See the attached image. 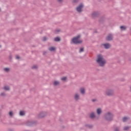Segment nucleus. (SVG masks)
<instances>
[{
	"instance_id": "bb28decb",
	"label": "nucleus",
	"mask_w": 131,
	"mask_h": 131,
	"mask_svg": "<svg viewBox=\"0 0 131 131\" xmlns=\"http://www.w3.org/2000/svg\"><path fill=\"white\" fill-rule=\"evenodd\" d=\"M130 127L127 126H125V127H124L123 129H124V130H128V129H129Z\"/></svg>"
},
{
	"instance_id": "ea45409f",
	"label": "nucleus",
	"mask_w": 131,
	"mask_h": 131,
	"mask_svg": "<svg viewBox=\"0 0 131 131\" xmlns=\"http://www.w3.org/2000/svg\"><path fill=\"white\" fill-rule=\"evenodd\" d=\"M8 131H14V130H13V129H12V128H9V129H8Z\"/></svg>"
},
{
	"instance_id": "a18cd8bd",
	"label": "nucleus",
	"mask_w": 131,
	"mask_h": 131,
	"mask_svg": "<svg viewBox=\"0 0 131 131\" xmlns=\"http://www.w3.org/2000/svg\"><path fill=\"white\" fill-rule=\"evenodd\" d=\"M2 111V109L0 108V112ZM0 117H1V114H0Z\"/></svg>"
},
{
	"instance_id": "c85d7f7f",
	"label": "nucleus",
	"mask_w": 131,
	"mask_h": 131,
	"mask_svg": "<svg viewBox=\"0 0 131 131\" xmlns=\"http://www.w3.org/2000/svg\"><path fill=\"white\" fill-rule=\"evenodd\" d=\"M126 120H127V117H124L123 118V120H122L123 122H125V121H126Z\"/></svg>"
},
{
	"instance_id": "dca6fc26",
	"label": "nucleus",
	"mask_w": 131,
	"mask_h": 131,
	"mask_svg": "<svg viewBox=\"0 0 131 131\" xmlns=\"http://www.w3.org/2000/svg\"><path fill=\"white\" fill-rule=\"evenodd\" d=\"M49 50L50 52H55L56 51V48L55 47L52 46L49 48Z\"/></svg>"
},
{
	"instance_id": "a211bd4d",
	"label": "nucleus",
	"mask_w": 131,
	"mask_h": 131,
	"mask_svg": "<svg viewBox=\"0 0 131 131\" xmlns=\"http://www.w3.org/2000/svg\"><path fill=\"white\" fill-rule=\"evenodd\" d=\"M53 84L55 86H57V85H59L60 84V82L58 81H54Z\"/></svg>"
},
{
	"instance_id": "4be33fe9",
	"label": "nucleus",
	"mask_w": 131,
	"mask_h": 131,
	"mask_svg": "<svg viewBox=\"0 0 131 131\" xmlns=\"http://www.w3.org/2000/svg\"><path fill=\"white\" fill-rule=\"evenodd\" d=\"M120 28L121 30H126V27L124 26H120Z\"/></svg>"
},
{
	"instance_id": "b1692460",
	"label": "nucleus",
	"mask_w": 131,
	"mask_h": 131,
	"mask_svg": "<svg viewBox=\"0 0 131 131\" xmlns=\"http://www.w3.org/2000/svg\"><path fill=\"white\" fill-rule=\"evenodd\" d=\"M82 52H84V48H81L79 51V53H82Z\"/></svg>"
},
{
	"instance_id": "c9c22d12",
	"label": "nucleus",
	"mask_w": 131,
	"mask_h": 131,
	"mask_svg": "<svg viewBox=\"0 0 131 131\" xmlns=\"http://www.w3.org/2000/svg\"><path fill=\"white\" fill-rule=\"evenodd\" d=\"M96 101H97V99H92V102H96Z\"/></svg>"
},
{
	"instance_id": "0eeeda50",
	"label": "nucleus",
	"mask_w": 131,
	"mask_h": 131,
	"mask_svg": "<svg viewBox=\"0 0 131 131\" xmlns=\"http://www.w3.org/2000/svg\"><path fill=\"white\" fill-rule=\"evenodd\" d=\"M113 40V35L112 34H108L107 37L105 38V40L107 41H111Z\"/></svg>"
},
{
	"instance_id": "ddd939ff",
	"label": "nucleus",
	"mask_w": 131,
	"mask_h": 131,
	"mask_svg": "<svg viewBox=\"0 0 131 131\" xmlns=\"http://www.w3.org/2000/svg\"><path fill=\"white\" fill-rule=\"evenodd\" d=\"M96 113L97 115H100V114H102V109H101L100 108H97L96 111Z\"/></svg>"
},
{
	"instance_id": "37998d69",
	"label": "nucleus",
	"mask_w": 131,
	"mask_h": 131,
	"mask_svg": "<svg viewBox=\"0 0 131 131\" xmlns=\"http://www.w3.org/2000/svg\"><path fill=\"white\" fill-rule=\"evenodd\" d=\"M34 90V88H33L31 90V91H33Z\"/></svg>"
},
{
	"instance_id": "393cba45",
	"label": "nucleus",
	"mask_w": 131,
	"mask_h": 131,
	"mask_svg": "<svg viewBox=\"0 0 131 131\" xmlns=\"http://www.w3.org/2000/svg\"><path fill=\"white\" fill-rule=\"evenodd\" d=\"M4 71H5L6 72H9V71H10V68H5L4 69Z\"/></svg>"
},
{
	"instance_id": "f704fd0d",
	"label": "nucleus",
	"mask_w": 131,
	"mask_h": 131,
	"mask_svg": "<svg viewBox=\"0 0 131 131\" xmlns=\"http://www.w3.org/2000/svg\"><path fill=\"white\" fill-rule=\"evenodd\" d=\"M46 54H48V52L47 51H45L43 53V55L45 56V55H46Z\"/></svg>"
},
{
	"instance_id": "a878e982",
	"label": "nucleus",
	"mask_w": 131,
	"mask_h": 131,
	"mask_svg": "<svg viewBox=\"0 0 131 131\" xmlns=\"http://www.w3.org/2000/svg\"><path fill=\"white\" fill-rule=\"evenodd\" d=\"M9 116H11V117H13V115H14V113H13V111H10L9 113Z\"/></svg>"
},
{
	"instance_id": "1a4fd4ad",
	"label": "nucleus",
	"mask_w": 131,
	"mask_h": 131,
	"mask_svg": "<svg viewBox=\"0 0 131 131\" xmlns=\"http://www.w3.org/2000/svg\"><path fill=\"white\" fill-rule=\"evenodd\" d=\"M46 116H47V113L46 112H41L38 114V118H43Z\"/></svg>"
},
{
	"instance_id": "6ab92c4d",
	"label": "nucleus",
	"mask_w": 131,
	"mask_h": 131,
	"mask_svg": "<svg viewBox=\"0 0 131 131\" xmlns=\"http://www.w3.org/2000/svg\"><path fill=\"white\" fill-rule=\"evenodd\" d=\"M24 115H25V112H24V111H20L19 112V116H24Z\"/></svg>"
},
{
	"instance_id": "412c9836",
	"label": "nucleus",
	"mask_w": 131,
	"mask_h": 131,
	"mask_svg": "<svg viewBox=\"0 0 131 131\" xmlns=\"http://www.w3.org/2000/svg\"><path fill=\"white\" fill-rule=\"evenodd\" d=\"M85 127H88V128H93V125H89L88 124L85 125Z\"/></svg>"
},
{
	"instance_id": "2f4dec72",
	"label": "nucleus",
	"mask_w": 131,
	"mask_h": 131,
	"mask_svg": "<svg viewBox=\"0 0 131 131\" xmlns=\"http://www.w3.org/2000/svg\"><path fill=\"white\" fill-rule=\"evenodd\" d=\"M79 2V0H73V3H74L75 4H77Z\"/></svg>"
},
{
	"instance_id": "423d86ee",
	"label": "nucleus",
	"mask_w": 131,
	"mask_h": 131,
	"mask_svg": "<svg viewBox=\"0 0 131 131\" xmlns=\"http://www.w3.org/2000/svg\"><path fill=\"white\" fill-rule=\"evenodd\" d=\"M83 4L82 3H80L78 7L76 8V11H78V13H81L83 10Z\"/></svg>"
},
{
	"instance_id": "7c9ffc66",
	"label": "nucleus",
	"mask_w": 131,
	"mask_h": 131,
	"mask_svg": "<svg viewBox=\"0 0 131 131\" xmlns=\"http://www.w3.org/2000/svg\"><path fill=\"white\" fill-rule=\"evenodd\" d=\"M47 40H48V37H47L46 36H44L43 38L42 41H47Z\"/></svg>"
},
{
	"instance_id": "aec40b11",
	"label": "nucleus",
	"mask_w": 131,
	"mask_h": 131,
	"mask_svg": "<svg viewBox=\"0 0 131 131\" xmlns=\"http://www.w3.org/2000/svg\"><path fill=\"white\" fill-rule=\"evenodd\" d=\"M75 99L76 101H77V100H79V95H78V94H76L75 95Z\"/></svg>"
},
{
	"instance_id": "c756f323",
	"label": "nucleus",
	"mask_w": 131,
	"mask_h": 131,
	"mask_svg": "<svg viewBox=\"0 0 131 131\" xmlns=\"http://www.w3.org/2000/svg\"><path fill=\"white\" fill-rule=\"evenodd\" d=\"M0 96H1V97H6L7 95H6L5 93L2 92L1 93Z\"/></svg>"
},
{
	"instance_id": "7ed1b4c3",
	"label": "nucleus",
	"mask_w": 131,
	"mask_h": 131,
	"mask_svg": "<svg viewBox=\"0 0 131 131\" xmlns=\"http://www.w3.org/2000/svg\"><path fill=\"white\" fill-rule=\"evenodd\" d=\"M38 122L36 120H28L26 123L25 125L26 126L30 127H33V126H36Z\"/></svg>"
},
{
	"instance_id": "6e6552de",
	"label": "nucleus",
	"mask_w": 131,
	"mask_h": 131,
	"mask_svg": "<svg viewBox=\"0 0 131 131\" xmlns=\"http://www.w3.org/2000/svg\"><path fill=\"white\" fill-rule=\"evenodd\" d=\"M106 94L107 96H108V97L113 96V95H114V91L112 90H108L106 91Z\"/></svg>"
},
{
	"instance_id": "9d476101",
	"label": "nucleus",
	"mask_w": 131,
	"mask_h": 131,
	"mask_svg": "<svg viewBox=\"0 0 131 131\" xmlns=\"http://www.w3.org/2000/svg\"><path fill=\"white\" fill-rule=\"evenodd\" d=\"M102 46H103L105 50H108V49H110V48H111V45L109 43H103Z\"/></svg>"
},
{
	"instance_id": "4468645a",
	"label": "nucleus",
	"mask_w": 131,
	"mask_h": 131,
	"mask_svg": "<svg viewBox=\"0 0 131 131\" xmlns=\"http://www.w3.org/2000/svg\"><path fill=\"white\" fill-rule=\"evenodd\" d=\"M31 69L33 70H37L38 69V66L37 64H34L32 67H31Z\"/></svg>"
},
{
	"instance_id": "39448f33",
	"label": "nucleus",
	"mask_w": 131,
	"mask_h": 131,
	"mask_svg": "<svg viewBox=\"0 0 131 131\" xmlns=\"http://www.w3.org/2000/svg\"><path fill=\"white\" fill-rule=\"evenodd\" d=\"M91 16L93 19H95V18H99V17L101 16V13L99 11H94L92 13Z\"/></svg>"
},
{
	"instance_id": "473e14b6",
	"label": "nucleus",
	"mask_w": 131,
	"mask_h": 131,
	"mask_svg": "<svg viewBox=\"0 0 131 131\" xmlns=\"http://www.w3.org/2000/svg\"><path fill=\"white\" fill-rule=\"evenodd\" d=\"M61 32V30L60 29H56L55 30V32Z\"/></svg>"
},
{
	"instance_id": "20e7f679",
	"label": "nucleus",
	"mask_w": 131,
	"mask_h": 131,
	"mask_svg": "<svg viewBox=\"0 0 131 131\" xmlns=\"http://www.w3.org/2000/svg\"><path fill=\"white\" fill-rule=\"evenodd\" d=\"M114 115L110 112H108L104 115V118L106 121H112Z\"/></svg>"
},
{
	"instance_id": "f03ea898",
	"label": "nucleus",
	"mask_w": 131,
	"mask_h": 131,
	"mask_svg": "<svg viewBox=\"0 0 131 131\" xmlns=\"http://www.w3.org/2000/svg\"><path fill=\"white\" fill-rule=\"evenodd\" d=\"M81 37V35H80V34H78L77 36L74 37L72 38L71 41L74 45H80L83 42L82 40L79 39Z\"/></svg>"
},
{
	"instance_id": "58836bf2",
	"label": "nucleus",
	"mask_w": 131,
	"mask_h": 131,
	"mask_svg": "<svg viewBox=\"0 0 131 131\" xmlns=\"http://www.w3.org/2000/svg\"><path fill=\"white\" fill-rule=\"evenodd\" d=\"M115 131H119V129L116 128V129H115Z\"/></svg>"
},
{
	"instance_id": "e433bc0d",
	"label": "nucleus",
	"mask_w": 131,
	"mask_h": 131,
	"mask_svg": "<svg viewBox=\"0 0 131 131\" xmlns=\"http://www.w3.org/2000/svg\"><path fill=\"white\" fill-rule=\"evenodd\" d=\"M12 59H13V56H12V55H10L9 56V59L12 60Z\"/></svg>"
},
{
	"instance_id": "f3484780",
	"label": "nucleus",
	"mask_w": 131,
	"mask_h": 131,
	"mask_svg": "<svg viewBox=\"0 0 131 131\" xmlns=\"http://www.w3.org/2000/svg\"><path fill=\"white\" fill-rule=\"evenodd\" d=\"M54 41H61V38H60V37H56L55 38H54Z\"/></svg>"
},
{
	"instance_id": "f257e3e1",
	"label": "nucleus",
	"mask_w": 131,
	"mask_h": 131,
	"mask_svg": "<svg viewBox=\"0 0 131 131\" xmlns=\"http://www.w3.org/2000/svg\"><path fill=\"white\" fill-rule=\"evenodd\" d=\"M96 62L99 65L100 67H104L105 64L106 63V59L104 58V57L102 54L98 55Z\"/></svg>"
},
{
	"instance_id": "72a5a7b5",
	"label": "nucleus",
	"mask_w": 131,
	"mask_h": 131,
	"mask_svg": "<svg viewBox=\"0 0 131 131\" xmlns=\"http://www.w3.org/2000/svg\"><path fill=\"white\" fill-rule=\"evenodd\" d=\"M58 3H60V4H62L63 3V0H57Z\"/></svg>"
},
{
	"instance_id": "79ce46f5",
	"label": "nucleus",
	"mask_w": 131,
	"mask_h": 131,
	"mask_svg": "<svg viewBox=\"0 0 131 131\" xmlns=\"http://www.w3.org/2000/svg\"><path fill=\"white\" fill-rule=\"evenodd\" d=\"M59 121L62 122V120H61V118H59Z\"/></svg>"
},
{
	"instance_id": "cd10ccee",
	"label": "nucleus",
	"mask_w": 131,
	"mask_h": 131,
	"mask_svg": "<svg viewBox=\"0 0 131 131\" xmlns=\"http://www.w3.org/2000/svg\"><path fill=\"white\" fill-rule=\"evenodd\" d=\"M61 80L62 81H66V80H67V77H63L61 78Z\"/></svg>"
},
{
	"instance_id": "f8f14e48",
	"label": "nucleus",
	"mask_w": 131,
	"mask_h": 131,
	"mask_svg": "<svg viewBox=\"0 0 131 131\" xmlns=\"http://www.w3.org/2000/svg\"><path fill=\"white\" fill-rule=\"evenodd\" d=\"M89 117L91 119H94V118H96V115L95 114V113L94 112L91 113Z\"/></svg>"
},
{
	"instance_id": "c03bdc74",
	"label": "nucleus",
	"mask_w": 131,
	"mask_h": 131,
	"mask_svg": "<svg viewBox=\"0 0 131 131\" xmlns=\"http://www.w3.org/2000/svg\"><path fill=\"white\" fill-rule=\"evenodd\" d=\"M62 128H65V126H62Z\"/></svg>"
},
{
	"instance_id": "2eb2a0df",
	"label": "nucleus",
	"mask_w": 131,
	"mask_h": 131,
	"mask_svg": "<svg viewBox=\"0 0 131 131\" xmlns=\"http://www.w3.org/2000/svg\"><path fill=\"white\" fill-rule=\"evenodd\" d=\"M80 91L82 95H84V94H85V89H84V88H81Z\"/></svg>"
},
{
	"instance_id": "4c0bfd02",
	"label": "nucleus",
	"mask_w": 131,
	"mask_h": 131,
	"mask_svg": "<svg viewBox=\"0 0 131 131\" xmlns=\"http://www.w3.org/2000/svg\"><path fill=\"white\" fill-rule=\"evenodd\" d=\"M16 59H20V56H16Z\"/></svg>"
},
{
	"instance_id": "49530a36",
	"label": "nucleus",
	"mask_w": 131,
	"mask_h": 131,
	"mask_svg": "<svg viewBox=\"0 0 131 131\" xmlns=\"http://www.w3.org/2000/svg\"><path fill=\"white\" fill-rule=\"evenodd\" d=\"M0 48H2V45H0Z\"/></svg>"
},
{
	"instance_id": "5701e85b",
	"label": "nucleus",
	"mask_w": 131,
	"mask_h": 131,
	"mask_svg": "<svg viewBox=\"0 0 131 131\" xmlns=\"http://www.w3.org/2000/svg\"><path fill=\"white\" fill-rule=\"evenodd\" d=\"M4 89L5 91H10V87L9 86H5Z\"/></svg>"
},
{
	"instance_id": "9b49d317",
	"label": "nucleus",
	"mask_w": 131,
	"mask_h": 131,
	"mask_svg": "<svg viewBox=\"0 0 131 131\" xmlns=\"http://www.w3.org/2000/svg\"><path fill=\"white\" fill-rule=\"evenodd\" d=\"M99 22L103 24L105 22V16L103 15L99 19Z\"/></svg>"
},
{
	"instance_id": "a19ab883",
	"label": "nucleus",
	"mask_w": 131,
	"mask_h": 131,
	"mask_svg": "<svg viewBox=\"0 0 131 131\" xmlns=\"http://www.w3.org/2000/svg\"><path fill=\"white\" fill-rule=\"evenodd\" d=\"M1 108H2V109H4V105H1Z\"/></svg>"
}]
</instances>
